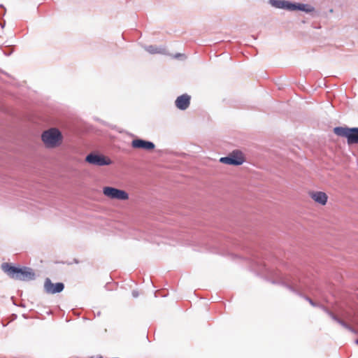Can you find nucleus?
<instances>
[{
  "mask_svg": "<svg viewBox=\"0 0 358 358\" xmlns=\"http://www.w3.org/2000/svg\"><path fill=\"white\" fill-rule=\"evenodd\" d=\"M1 268L10 278L15 280L27 281L34 278L35 274L29 268H20L8 263H3Z\"/></svg>",
  "mask_w": 358,
  "mask_h": 358,
  "instance_id": "nucleus-1",
  "label": "nucleus"
},
{
  "mask_svg": "<svg viewBox=\"0 0 358 358\" xmlns=\"http://www.w3.org/2000/svg\"><path fill=\"white\" fill-rule=\"evenodd\" d=\"M41 138L48 148H55L62 145L63 136L57 128H50L43 132Z\"/></svg>",
  "mask_w": 358,
  "mask_h": 358,
  "instance_id": "nucleus-2",
  "label": "nucleus"
},
{
  "mask_svg": "<svg viewBox=\"0 0 358 358\" xmlns=\"http://www.w3.org/2000/svg\"><path fill=\"white\" fill-rule=\"evenodd\" d=\"M271 4L278 8H285L289 10H303L306 13L312 12L314 8L308 4H303V3H292L287 1H282V0H272Z\"/></svg>",
  "mask_w": 358,
  "mask_h": 358,
  "instance_id": "nucleus-3",
  "label": "nucleus"
},
{
  "mask_svg": "<svg viewBox=\"0 0 358 358\" xmlns=\"http://www.w3.org/2000/svg\"><path fill=\"white\" fill-rule=\"evenodd\" d=\"M334 132L338 136L346 138L349 145L358 143V127H337L334 129Z\"/></svg>",
  "mask_w": 358,
  "mask_h": 358,
  "instance_id": "nucleus-4",
  "label": "nucleus"
},
{
  "mask_svg": "<svg viewBox=\"0 0 358 358\" xmlns=\"http://www.w3.org/2000/svg\"><path fill=\"white\" fill-rule=\"evenodd\" d=\"M102 192L103 194L110 199L127 201L129 199V194L125 190L117 189L113 187H103Z\"/></svg>",
  "mask_w": 358,
  "mask_h": 358,
  "instance_id": "nucleus-5",
  "label": "nucleus"
},
{
  "mask_svg": "<svg viewBox=\"0 0 358 358\" xmlns=\"http://www.w3.org/2000/svg\"><path fill=\"white\" fill-rule=\"evenodd\" d=\"M220 162L225 164L239 166L245 162V157L241 151L236 150L230 152L227 157H221Z\"/></svg>",
  "mask_w": 358,
  "mask_h": 358,
  "instance_id": "nucleus-6",
  "label": "nucleus"
},
{
  "mask_svg": "<svg viewBox=\"0 0 358 358\" xmlns=\"http://www.w3.org/2000/svg\"><path fill=\"white\" fill-rule=\"evenodd\" d=\"M85 161L92 165L99 166L110 165L112 164V161L109 157L96 152H92L87 155Z\"/></svg>",
  "mask_w": 358,
  "mask_h": 358,
  "instance_id": "nucleus-7",
  "label": "nucleus"
},
{
  "mask_svg": "<svg viewBox=\"0 0 358 358\" xmlns=\"http://www.w3.org/2000/svg\"><path fill=\"white\" fill-rule=\"evenodd\" d=\"M64 285L62 282L53 283L50 279L46 278L44 282V289L46 293L54 294L63 291Z\"/></svg>",
  "mask_w": 358,
  "mask_h": 358,
  "instance_id": "nucleus-8",
  "label": "nucleus"
},
{
  "mask_svg": "<svg viewBox=\"0 0 358 358\" xmlns=\"http://www.w3.org/2000/svg\"><path fill=\"white\" fill-rule=\"evenodd\" d=\"M309 196L312 200L321 206H325L328 201V196L324 192L320 191H311L308 192Z\"/></svg>",
  "mask_w": 358,
  "mask_h": 358,
  "instance_id": "nucleus-9",
  "label": "nucleus"
},
{
  "mask_svg": "<svg viewBox=\"0 0 358 358\" xmlns=\"http://www.w3.org/2000/svg\"><path fill=\"white\" fill-rule=\"evenodd\" d=\"M131 146L135 149H143L145 150H152L155 148V144L153 143L139 138L133 140Z\"/></svg>",
  "mask_w": 358,
  "mask_h": 358,
  "instance_id": "nucleus-10",
  "label": "nucleus"
},
{
  "mask_svg": "<svg viewBox=\"0 0 358 358\" xmlns=\"http://www.w3.org/2000/svg\"><path fill=\"white\" fill-rule=\"evenodd\" d=\"M190 96L187 94L179 96L176 101V106L180 110H185L187 109L190 104Z\"/></svg>",
  "mask_w": 358,
  "mask_h": 358,
  "instance_id": "nucleus-11",
  "label": "nucleus"
},
{
  "mask_svg": "<svg viewBox=\"0 0 358 358\" xmlns=\"http://www.w3.org/2000/svg\"><path fill=\"white\" fill-rule=\"evenodd\" d=\"M147 50L152 53V54H155V53H158L159 52L158 50H157V48L154 47V46H149L148 48H147Z\"/></svg>",
  "mask_w": 358,
  "mask_h": 358,
  "instance_id": "nucleus-12",
  "label": "nucleus"
},
{
  "mask_svg": "<svg viewBox=\"0 0 358 358\" xmlns=\"http://www.w3.org/2000/svg\"><path fill=\"white\" fill-rule=\"evenodd\" d=\"M356 343L358 344V339L356 341Z\"/></svg>",
  "mask_w": 358,
  "mask_h": 358,
  "instance_id": "nucleus-13",
  "label": "nucleus"
}]
</instances>
